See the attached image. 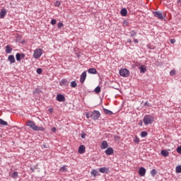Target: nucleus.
Masks as SVG:
<instances>
[{
  "instance_id": "obj_38",
  "label": "nucleus",
  "mask_w": 181,
  "mask_h": 181,
  "mask_svg": "<svg viewBox=\"0 0 181 181\" xmlns=\"http://www.w3.org/2000/svg\"><path fill=\"white\" fill-rule=\"evenodd\" d=\"M123 25H124V26H128V25H129L128 21L127 20H124L123 21Z\"/></svg>"
},
{
  "instance_id": "obj_31",
  "label": "nucleus",
  "mask_w": 181,
  "mask_h": 181,
  "mask_svg": "<svg viewBox=\"0 0 181 181\" xmlns=\"http://www.w3.org/2000/svg\"><path fill=\"white\" fill-rule=\"evenodd\" d=\"M129 33L132 37H135V36H136V31L135 30H132Z\"/></svg>"
},
{
  "instance_id": "obj_7",
  "label": "nucleus",
  "mask_w": 181,
  "mask_h": 181,
  "mask_svg": "<svg viewBox=\"0 0 181 181\" xmlns=\"http://www.w3.org/2000/svg\"><path fill=\"white\" fill-rule=\"evenodd\" d=\"M86 78H87V72L83 71L80 76V82L84 83V81H86Z\"/></svg>"
},
{
  "instance_id": "obj_52",
  "label": "nucleus",
  "mask_w": 181,
  "mask_h": 181,
  "mask_svg": "<svg viewBox=\"0 0 181 181\" xmlns=\"http://www.w3.org/2000/svg\"><path fill=\"white\" fill-rule=\"evenodd\" d=\"M139 125L142 126V121H140V122H139Z\"/></svg>"
},
{
  "instance_id": "obj_24",
  "label": "nucleus",
  "mask_w": 181,
  "mask_h": 181,
  "mask_svg": "<svg viewBox=\"0 0 181 181\" xmlns=\"http://www.w3.org/2000/svg\"><path fill=\"white\" fill-rule=\"evenodd\" d=\"M94 91L96 94H99V93H101V88L100 86H97Z\"/></svg>"
},
{
  "instance_id": "obj_20",
  "label": "nucleus",
  "mask_w": 181,
  "mask_h": 181,
  "mask_svg": "<svg viewBox=\"0 0 181 181\" xmlns=\"http://www.w3.org/2000/svg\"><path fill=\"white\" fill-rule=\"evenodd\" d=\"M8 60L10 62V63H15V57L13 55H9Z\"/></svg>"
},
{
  "instance_id": "obj_41",
  "label": "nucleus",
  "mask_w": 181,
  "mask_h": 181,
  "mask_svg": "<svg viewBox=\"0 0 181 181\" xmlns=\"http://www.w3.org/2000/svg\"><path fill=\"white\" fill-rule=\"evenodd\" d=\"M55 6H57V8H59V6H60V1H57L55 2Z\"/></svg>"
},
{
  "instance_id": "obj_28",
  "label": "nucleus",
  "mask_w": 181,
  "mask_h": 181,
  "mask_svg": "<svg viewBox=\"0 0 181 181\" xmlns=\"http://www.w3.org/2000/svg\"><path fill=\"white\" fill-rule=\"evenodd\" d=\"M176 173H181V165H178L175 168Z\"/></svg>"
},
{
  "instance_id": "obj_5",
  "label": "nucleus",
  "mask_w": 181,
  "mask_h": 181,
  "mask_svg": "<svg viewBox=\"0 0 181 181\" xmlns=\"http://www.w3.org/2000/svg\"><path fill=\"white\" fill-rule=\"evenodd\" d=\"M26 125H27V127H29L30 128H31V129H33V131H35L37 126L35 124V122H33L32 120H28V121H27Z\"/></svg>"
},
{
  "instance_id": "obj_29",
  "label": "nucleus",
  "mask_w": 181,
  "mask_h": 181,
  "mask_svg": "<svg viewBox=\"0 0 181 181\" xmlns=\"http://www.w3.org/2000/svg\"><path fill=\"white\" fill-rule=\"evenodd\" d=\"M158 173V171L155 169L151 170V176L154 177Z\"/></svg>"
},
{
  "instance_id": "obj_8",
  "label": "nucleus",
  "mask_w": 181,
  "mask_h": 181,
  "mask_svg": "<svg viewBox=\"0 0 181 181\" xmlns=\"http://www.w3.org/2000/svg\"><path fill=\"white\" fill-rule=\"evenodd\" d=\"M57 101H59V103H63L66 100V98H64V95L62 94H58L57 95Z\"/></svg>"
},
{
  "instance_id": "obj_30",
  "label": "nucleus",
  "mask_w": 181,
  "mask_h": 181,
  "mask_svg": "<svg viewBox=\"0 0 181 181\" xmlns=\"http://www.w3.org/2000/svg\"><path fill=\"white\" fill-rule=\"evenodd\" d=\"M18 171H15L12 174L11 177H13V179H16L18 177Z\"/></svg>"
},
{
  "instance_id": "obj_49",
  "label": "nucleus",
  "mask_w": 181,
  "mask_h": 181,
  "mask_svg": "<svg viewBox=\"0 0 181 181\" xmlns=\"http://www.w3.org/2000/svg\"><path fill=\"white\" fill-rule=\"evenodd\" d=\"M127 42L131 45V43H132V40L131 39H128Z\"/></svg>"
},
{
  "instance_id": "obj_13",
  "label": "nucleus",
  "mask_w": 181,
  "mask_h": 181,
  "mask_svg": "<svg viewBox=\"0 0 181 181\" xmlns=\"http://www.w3.org/2000/svg\"><path fill=\"white\" fill-rule=\"evenodd\" d=\"M86 152V146L81 145L78 148V153H84Z\"/></svg>"
},
{
  "instance_id": "obj_47",
  "label": "nucleus",
  "mask_w": 181,
  "mask_h": 181,
  "mask_svg": "<svg viewBox=\"0 0 181 181\" xmlns=\"http://www.w3.org/2000/svg\"><path fill=\"white\" fill-rule=\"evenodd\" d=\"M21 54V59H25V54L21 53V54Z\"/></svg>"
},
{
  "instance_id": "obj_54",
  "label": "nucleus",
  "mask_w": 181,
  "mask_h": 181,
  "mask_svg": "<svg viewBox=\"0 0 181 181\" xmlns=\"http://www.w3.org/2000/svg\"><path fill=\"white\" fill-rule=\"evenodd\" d=\"M42 146H43V148H47V146H46V144H43Z\"/></svg>"
},
{
  "instance_id": "obj_36",
  "label": "nucleus",
  "mask_w": 181,
  "mask_h": 181,
  "mask_svg": "<svg viewBox=\"0 0 181 181\" xmlns=\"http://www.w3.org/2000/svg\"><path fill=\"white\" fill-rule=\"evenodd\" d=\"M42 68H38V69H37V74H42Z\"/></svg>"
},
{
  "instance_id": "obj_17",
  "label": "nucleus",
  "mask_w": 181,
  "mask_h": 181,
  "mask_svg": "<svg viewBox=\"0 0 181 181\" xmlns=\"http://www.w3.org/2000/svg\"><path fill=\"white\" fill-rule=\"evenodd\" d=\"M107 148H108V142H107V141H103L102 142L101 149H107Z\"/></svg>"
},
{
  "instance_id": "obj_51",
  "label": "nucleus",
  "mask_w": 181,
  "mask_h": 181,
  "mask_svg": "<svg viewBox=\"0 0 181 181\" xmlns=\"http://www.w3.org/2000/svg\"><path fill=\"white\" fill-rule=\"evenodd\" d=\"M144 105H148V107H149V103H148V102H145Z\"/></svg>"
},
{
  "instance_id": "obj_4",
  "label": "nucleus",
  "mask_w": 181,
  "mask_h": 181,
  "mask_svg": "<svg viewBox=\"0 0 181 181\" xmlns=\"http://www.w3.org/2000/svg\"><path fill=\"white\" fill-rule=\"evenodd\" d=\"M119 74L122 77H128L129 76V71L127 69H122L119 70Z\"/></svg>"
},
{
  "instance_id": "obj_19",
  "label": "nucleus",
  "mask_w": 181,
  "mask_h": 181,
  "mask_svg": "<svg viewBox=\"0 0 181 181\" xmlns=\"http://www.w3.org/2000/svg\"><path fill=\"white\" fill-rule=\"evenodd\" d=\"M160 154L162 155V156H164V158H167V156H169V152L166 150H162Z\"/></svg>"
},
{
  "instance_id": "obj_3",
  "label": "nucleus",
  "mask_w": 181,
  "mask_h": 181,
  "mask_svg": "<svg viewBox=\"0 0 181 181\" xmlns=\"http://www.w3.org/2000/svg\"><path fill=\"white\" fill-rule=\"evenodd\" d=\"M100 115H101V114L100 113V112L98 110H94L91 112V118H92V119H94L95 121H97V119H98V118H100Z\"/></svg>"
},
{
  "instance_id": "obj_55",
  "label": "nucleus",
  "mask_w": 181,
  "mask_h": 181,
  "mask_svg": "<svg viewBox=\"0 0 181 181\" xmlns=\"http://www.w3.org/2000/svg\"><path fill=\"white\" fill-rule=\"evenodd\" d=\"M30 170H33V172H35V169L33 168H30Z\"/></svg>"
},
{
  "instance_id": "obj_25",
  "label": "nucleus",
  "mask_w": 181,
  "mask_h": 181,
  "mask_svg": "<svg viewBox=\"0 0 181 181\" xmlns=\"http://www.w3.org/2000/svg\"><path fill=\"white\" fill-rule=\"evenodd\" d=\"M0 125H4V127H6L8 125V122H5V120L0 119Z\"/></svg>"
},
{
  "instance_id": "obj_2",
  "label": "nucleus",
  "mask_w": 181,
  "mask_h": 181,
  "mask_svg": "<svg viewBox=\"0 0 181 181\" xmlns=\"http://www.w3.org/2000/svg\"><path fill=\"white\" fill-rule=\"evenodd\" d=\"M42 54H43V52H42V49L40 48L36 49L34 50L33 57L35 59H40V57H42Z\"/></svg>"
},
{
  "instance_id": "obj_15",
  "label": "nucleus",
  "mask_w": 181,
  "mask_h": 181,
  "mask_svg": "<svg viewBox=\"0 0 181 181\" xmlns=\"http://www.w3.org/2000/svg\"><path fill=\"white\" fill-rule=\"evenodd\" d=\"M69 84V80L66 78H63L60 82L59 85L60 86H67Z\"/></svg>"
},
{
  "instance_id": "obj_9",
  "label": "nucleus",
  "mask_w": 181,
  "mask_h": 181,
  "mask_svg": "<svg viewBox=\"0 0 181 181\" xmlns=\"http://www.w3.org/2000/svg\"><path fill=\"white\" fill-rule=\"evenodd\" d=\"M105 153L108 156L112 155V153H114V149L111 147H109L105 151Z\"/></svg>"
},
{
  "instance_id": "obj_6",
  "label": "nucleus",
  "mask_w": 181,
  "mask_h": 181,
  "mask_svg": "<svg viewBox=\"0 0 181 181\" xmlns=\"http://www.w3.org/2000/svg\"><path fill=\"white\" fill-rule=\"evenodd\" d=\"M153 15L155 16V18H158V19H163V14L159 11H153Z\"/></svg>"
},
{
  "instance_id": "obj_53",
  "label": "nucleus",
  "mask_w": 181,
  "mask_h": 181,
  "mask_svg": "<svg viewBox=\"0 0 181 181\" xmlns=\"http://www.w3.org/2000/svg\"><path fill=\"white\" fill-rule=\"evenodd\" d=\"M134 43H138V40H137L136 39H135V40H134Z\"/></svg>"
},
{
  "instance_id": "obj_43",
  "label": "nucleus",
  "mask_w": 181,
  "mask_h": 181,
  "mask_svg": "<svg viewBox=\"0 0 181 181\" xmlns=\"http://www.w3.org/2000/svg\"><path fill=\"white\" fill-rule=\"evenodd\" d=\"M87 134H86L85 133H82L81 134V137L82 138V139H84L85 138H86V136Z\"/></svg>"
},
{
  "instance_id": "obj_33",
  "label": "nucleus",
  "mask_w": 181,
  "mask_h": 181,
  "mask_svg": "<svg viewBox=\"0 0 181 181\" xmlns=\"http://www.w3.org/2000/svg\"><path fill=\"white\" fill-rule=\"evenodd\" d=\"M35 131H45V129L42 127H39L37 126Z\"/></svg>"
},
{
  "instance_id": "obj_1",
  "label": "nucleus",
  "mask_w": 181,
  "mask_h": 181,
  "mask_svg": "<svg viewBox=\"0 0 181 181\" xmlns=\"http://www.w3.org/2000/svg\"><path fill=\"white\" fill-rule=\"evenodd\" d=\"M143 121L145 125H150V124H152V122L155 121V117H153V115H147L144 116Z\"/></svg>"
},
{
  "instance_id": "obj_10",
  "label": "nucleus",
  "mask_w": 181,
  "mask_h": 181,
  "mask_svg": "<svg viewBox=\"0 0 181 181\" xmlns=\"http://www.w3.org/2000/svg\"><path fill=\"white\" fill-rule=\"evenodd\" d=\"M146 173V169H145V168L144 167L140 168L139 170V174L140 175V176H145Z\"/></svg>"
},
{
  "instance_id": "obj_42",
  "label": "nucleus",
  "mask_w": 181,
  "mask_h": 181,
  "mask_svg": "<svg viewBox=\"0 0 181 181\" xmlns=\"http://www.w3.org/2000/svg\"><path fill=\"white\" fill-rule=\"evenodd\" d=\"M86 118H91V113H90V112H87L86 113Z\"/></svg>"
},
{
  "instance_id": "obj_46",
  "label": "nucleus",
  "mask_w": 181,
  "mask_h": 181,
  "mask_svg": "<svg viewBox=\"0 0 181 181\" xmlns=\"http://www.w3.org/2000/svg\"><path fill=\"white\" fill-rule=\"evenodd\" d=\"M52 132H56V131H57V129H56V127H52Z\"/></svg>"
},
{
  "instance_id": "obj_21",
  "label": "nucleus",
  "mask_w": 181,
  "mask_h": 181,
  "mask_svg": "<svg viewBox=\"0 0 181 181\" xmlns=\"http://www.w3.org/2000/svg\"><path fill=\"white\" fill-rule=\"evenodd\" d=\"M103 112L105 114H107V115H112V114H113L112 112H111V110H110L108 109H105V108L103 109Z\"/></svg>"
},
{
  "instance_id": "obj_23",
  "label": "nucleus",
  "mask_w": 181,
  "mask_h": 181,
  "mask_svg": "<svg viewBox=\"0 0 181 181\" xmlns=\"http://www.w3.org/2000/svg\"><path fill=\"white\" fill-rule=\"evenodd\" d=\"M91 175H93L95 177V176H98V175H100V173L97 171V170H93L91 171Z\"/></svg>"
},
{
  "instance_id": "obj_45",
  "label": "nucleus",
  "mask_w": 181,
  "mask_h": 181,
  "mask_svg": "<svg viewBox=\"0 0 181 181\" xmlns=\"http://www.w3.org/2000/svg\"><path fill=\"white\" fill-rule=\"evenodd\" d=\"M51 25H56V20L52 19V20L51 21Z\"/></svg>"
},
{
  "instance_id": "obj_26",
  "label": "nucleus",
  "mask_w": 181,
  "mask_h": 181,
  "mask_svg": "<svg viewBox=\"0 0 181 181\" xmlns=\"http://www.w3.org/2000/svg\"><path fill=\"white\" fill-rule=\"evenodd\" d=\"M71 87H72L73 88H76V87H77V83L76 82V81H73L71 82Z\"/></svg>"
},
{
  "instance_id": "obj_50",
  "label": "nucleus",
  "mask_w": 181,
  "mask_h": 181,
  "mask_svg": "<svg viewBox=\"0 0 181 181\" xmlns=\"http://www.w3.org/2000/svg\"><path fill=\"white\" fill-rule=\"evenodd\" d=\"M49 111L50 114H52L53 112V108H49Z\"/></svg>"
},
{
  "instance_id": "obj_18",
  "label": "nucleus",
  "mask_w": 181,
  "mask_h": 181,
  "mask_svg": "<svg viewBox=\"0 0 181 181\" xmlns=\"http://www.w3.org/2000/svg\"><path fill=\"white\" fill-rule=\"evenodd\" d=\"M120 13L122 16H127V15H128V11H127V8H122Z\"/></svg>"
},
{
  "instance_id": "obj_37",
  "label": "nucleus",
  "mask_w": 181,
  "mask_h": 181,
  "mask_svg": "<svg viewBox=\"0 0 181 181\" xmlns=\"http://www.w3.org/2000/svg\"><path fill=\"white\" fill-rule=\"evenodd\" d=\"M170 76H175L176 74V71L172 70L170 72Z\"/></svg>"
},
{
  "instance_id": "obj_11",
  "label": "nucleus",
  "mask_w": 181,
  "mask_h": 181,
  "mask_svg": "<svg viewBox=\"0 0 181 181\" xmlns=\"http://www.w3.org/2000/svg\"><path fill=\"white\" fill-rule=\"evenodd\" d=\"M99 172L100 173H110V169H108L106 167H103V168H100L99 169Z\"/></svg>"
},
{
  "instance_id": "obj_27",
  "label": "nucleus",
  "mask_w": 181,
  "mask_h": 181,
  "mask_svg": "<svg viewBox=\"0 0 181 181\" xmlns=\"http://www.w3.org/2000/svg\"><path fill=\"white\" fill-rule=\"evenodd\" d=\"M16 59L17 62H21L22 58L21 57V54L20 53H17L16 54Z\"/></svg>"
},
{
  "instance_id": "obj_44",
  "label": "nucleus",
  "mask_w": 181,
  "mask_h": 181,
  "mask_svg": "<svg viewBox=\"0 0 181 181\" xmlns=\"http://www.w3.org/2000/svg\"><path fill=\"white\" fill-rule=\"evenodd\" d=\"M170 43H172V45H174V43H176V40H175V39H171V40H170Z\"/></svg>"
},
{
  "instance_id": "obj_14",
  "label": "nucleus",
  "mask_w": 181,
  "mask_h": 181,
  "mask_svg": "<svg viewBox=\"0 0 181 181\" xmlns=\"http://www.w3.org/2000/svg\"><path fill=\"white\" fill-rule=\"evenodd\" d=\"M12 47H11V45H6V53L7 54H11V53H12Z\"/></svg>"
},
{
  "instance_id": "obj_39",
  "label": "nucleus",
  "mask_w": 181,
  "mask_h": 181,
  "mask_svg": "<svg viewBox=\"0 0 181 181\" xmlns=\"http://www.w3.org/2000/svg\"><path fill=\"white\" fill-rule=\"evenodd\" d=\"M177 152L180 154H181V146H178L177 148Z\"/></svg>"
},
{
  "instance_id": "obj_16",
  "label": "nucleus",
  "mask_w": 181,
  "mask_h": 181,
  "mask_svg": "<svg viewBox=\"0 0 181 181\" xmlns=\"http://www.w3.org/2000/svg\"><path fill=\"white\" fill-rule=\"evenodd\" d=\"M88 73H89V74H97V69L95 68H90L88 70Z\"/></svg>"
},
{
  "instance_id": "obj_35",
  "label": "nucleus",
  "mask_w": 181,
  "mask_h": 181,
  "mask_svg": "<svg viewBox=\"0 0 181 181\" xmlns=\"http://www.w3.org/2000/svg\"><path fill=\"white\" fill-rule=\"evenodd\" d=\"M67 170V168H66V166H63L60 168V172H66Z\"/></svg>"
},
{
  "instance_id": "obj_22",
  "label": "nucleus",
  "mask_w": 181,
  "mask_h": 181,
  "mask_svg": "<svg viewBox=\"0 0 181 181\" xmlns=\"http://www.w3.org/2000/svg\"><path fill=\"white\" fill-rule=\"evenodd\" d=\"M139 70H140V72H141V73H146V68L145 67L144 65H141V66L139 67Z\"/></svg>"
},
{
  "instance_id": "obj_48",
  "label": "nucleus",
  "mask_w": 181,
  "mask_h": 181,
  "mask_svg": "<svg viewBox=\"0 0 181 181\" xmlns=\"http://www.w3.org/2000/svg\"><path fill=\"white\" fill-rule=\"evenodd\" d=\"M115 139L116 141H118V140L119 139V136H115Z\"/></svg>"
},
{
  "instance_id": "obj_34",
  "label": "nucleus",
  "mask_w": 181,
  "mask_h": 181,
  "mask_svg": "<svg viewBox=\"0 0 181 181\" xmlns=\"http://www.w3.org/2000/svg\"><path fill=\"white\" fill-rule=\"evenodd\" d=\"M134 142H135L136 144H139V138H138L137 136H136L134 139Z\"/></svg>"
},
{
  "instance_id": "obj_12",
  "label": "nucleus",
  "mask_w": 181,
  "mask_h": 181,
  "mask_svg": "<svg viewBox=\"0 0 181 181\" xmlns=\"http://www.w3.org/2000/svg\"><path fill=\"white\" fill-rule=\"evenodd\" d=\"M6 16V10L5 8L1 9L0 11V18L4 19Z\"/></svg>"
},
{
  "instance_id": "obj_32",
  "label": "nucleus",
  "mask_w": 181,
  "mask_h": 181,
  "mask_svg": "<svg viewBox=\"0 0 181 181\" xmlns=\"http://www.w3.org/2000/svg\"><path fill=\"white\" fill-rule=\"evenodd\" d=\"M141 136L142 138H145L146 136H148V132H142L141 133Z\"/></svg>"
},
{
  "instance_id": "obj_40",
  "label": "nucleus",
  "mask_w": 181,
  "mask_h": 181,
  "mask_svg": "<svg viewBox=\"0 0 181 181\" xmlns=\"http://www.w3.org/2000/svg\"><path fill=\"white\" fill-rule=\"evenodd\" d=\"M64 25L63 23H59L57 24V28H63Z\"/></svg>"
}]
</instances>
